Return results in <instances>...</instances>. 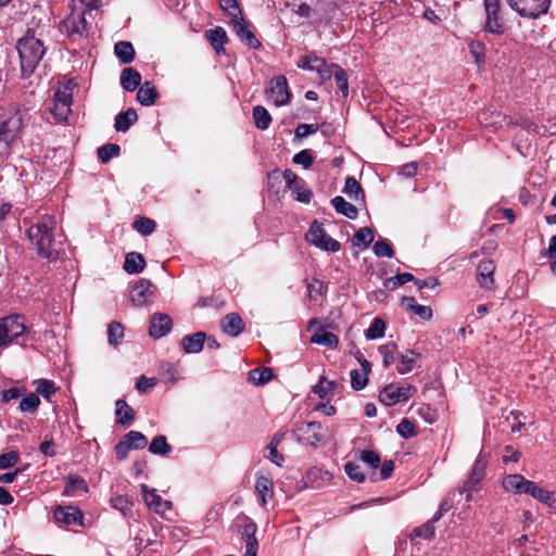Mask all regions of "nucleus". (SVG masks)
<instances>
[{"label": "nucleus", "instance_id": "nucleus-57", "mask_svg": "<svg viewBox=\"0 0 556 556\" xmlns=\"http://www.w3.org/2000/svg\"><path fill=\"white\" fill-rule=\"evenodd\" d=\"M219 5L231 18L242 15L238 0H219Z\"/></svg>", "mask_w": 556, "mask_h": 556}, {"label": "nucleus", "instance_id": "nucleus-61", "mask_svg": "<svg viewBox=\"0 0 556 556\" xmlns=\"http://www.w3.org/2000/svg\"><path fill=\"white\" fill-rule=\"evenodd\" d=\"M344 470L349 478L356 482H363L365 480V475L363 473L361 466L355 463H346Z\"/></svg>", "mask_w": 556, "mask_h": 556}, {"label": "nucleus", "instance_id": "nucleus-2", "mask_svg": "<svg viewBox=\"0 0 556 556\" xmlns=\"http://www.w3.org/2000/svg\"><path fill=\"white\" fill-rule=\"evenodd\" d=\"M16 50L20 56L21 77H30L45 55L46 49L42 42L29 31L18 39Z\"/></svg>", "mask_w": 556, "mask_h": 556}, {"label": "nucleus", "instance_id": "nucleus-63", "mask_svg": "<svg viewBox=\"0 0 556 556\" xmlns=\"http://www.w3.org/2000/svg\"><path fill=\"white\" fill-rule=\"evenodd\" d=\"M111 503L115 509H118L124 515H126L127 511H129L132 507V501L128 496H125V495H118V496L112 498Z\"/></svg>", "mask_w": 556, "mask_h": 556}, {"label": "nucleus", "instance_id": "nucleus-48", "mask_svg": "<svg viewBox=\"0 0 556 556\" xmlns=\"http://www.w3.org/2000/svg\"><path fill=\"white\" fill-rule=\"evenodd\" d=\"M415 277L409 273H402L394 277H389L384 280L383 286L387 289L395 290L408 281H414Z\"/></svg>", "mask_w": 556, "mask_h": 556}, {"label": "nucleus", "instance_id": "nucleus-58", "mask_svg": "<svg viewBox=\"0 0 556 556\" xmlns=\"http://www.w3.org/2000/svg\"><path fill=\"white\" fill-rule=\"evenodd\" d=\"M396 432L405 439L413 438L417 434L414 424L407 418L402 419L396 426Z\"/></svg>", "mask_w": 556, "mask_h": 556}, {"label": "nucleus", "instance_id": "nucleus-47", "mask_svg": "<svg viewBox=\"0 0 556 556\" xmlns=\"http://www.w3.org/2000/svg\"><path fill=\"white\" fill-rule=\"evenodd\" d=\"M419 356L415 351L409 350L407 354L400 355V365L397 366V372L401 375L407 374L413 369L416 358Z\"/></svg>", "mask_w": 556, "mask_h": 556}, {"label": "nucleus", "instance_id": "nucleus-43", "mask_svg": "<svg viewBox=\"0 0 556 556\" xmlns=\"http://www.w3.org/2000/svg\"><path fill=\"white\" fill-rule=\"evenodd\" d=\"M273 377L274 371L270 367L254 368L249 372L250 380L258 386L270 381Z\"/></svg>", "mask_w": 556, "mask_h": 556}, {"label": "nucleus", "instance_id": "nucleus-29", "mask_svg": "<svg viewBox=\"0 0 556 556\" xmlns=\"http://www.w3.org/2000/svg\"><path fill=\"white\" fill-rule=\"evenodd\" d=\"M255 491L260 498V504L265 506L267 498L270 497L274 493V484L271 479L264 476L258 477L255 481Z\"/></svg>", "mask_w": 556, "mask_h": 556}, {"label": "nucleus", "instance_id": "nucleus-40", "mask_svg": "<svg viewBox=\"0 0 556 556\" xmlns=\"http://www.w3.org/2000/svg\"><path fill=\"white\" fill-rule=\"evenodd\" d=\"M173 447L168 444L165 435H156L153 438L149 445V452L154 455H167L172 452Z\"/></svg>", "mask_w": 556, "mask_h": 556}, {"label": "nucleus", "instance_id": "nucleus-24", "mask_svg": "<svg viewBox=\"0 0 556 556\" xmlns=\"http://www.w3.org/2000/svg\"><path fill=\"white\" fill-rule=\"evenodd\" d=\"M530 480L526 479L519 473L508 475L504 481L503 486L506 491H513L517 494H527L530 485Z\"/></svg>", "mask_w": 556, "mask_h": 556}, {"label": "nucleus", "instance_id": "nucleus-56", "mask_svg": "<svg viewBox=\"0 0 556 556\" xmlns=\"http://www.w3.org/2000/svg\"><path fill=\"white\" fill-rule=\"evenodd\" d=\"M351 376V386L355 391L363 390L368 383V375L366 372H362L357 369H353L350 372Z\"/></svg>", "mask_w": 556, "mask_h": 556}, {"label": "nucleus", "instance_id": "nucleus-25", "mask_svg": "<svg viewBox=\"0 0 556 556\" xmlns=\"http://www.w3.org/2000/svg\"><path fill=\"white\" fill-rule=\"evenodd\" d=\"M141 79V74L132 67H125L119 77L121 86L128 92L135 91L140 86Z\"/></svg>", "mask_w": 556, "mask_h": 556}, {"label": "nucleus", "instance_id": "nucleus-31", "mask_svg": "<svg viewBox=\"0 0 556 556\" xmlns=\"http://www.w3.org/2000/svg\"><path fill=\"white\" fill-rule=\"evenodd\" d=\"M159 93L150 81H146L137 92V100L141 105L150 106L155 103Z\"/></svg>", "mask_w": 556, "mask_h": 556}, {"label": "nucleus", "instance_id": "nucleus-22", "mask_svg": "<svg viewBox=\"0 0 556 556\" xmlns=\"http://www.w3.org/2000/svg\"><path fill=\"white\" fill-rule=\"evenodd\" d=\"M379 401L387 406H392L400 402H406L407 396H402L401 387L389 383L380 392Z\"/></svg>", "mask_w": 556, "mask_h": 556}, {"label": "nucleus", "instance_id": "nucleus-60", "mask_svg": "<svg viewBox=\"0 0 556 556\" xmlns=\"http://www.w3.org/2000/svg\"><path fill=\"white\" fill-rule=\"evenodd\" d=\"M359 458L372 469H376L380 466V456L375 451H361Z\"/></svg>", "mask_w": 556, "mask_h": 556}, {"label": "nucleus", "instance_id": "nucleus-12", "mask_svg": "<svg viewBox=\"0 0 556 556\" xmlns=\"http://www.w3.org/2000/svg\"><path fill=\"white\" fill-rule=\"evenodd\" d=\"M296 430L302 435L303 440L312 446H316L325 438L323 426L317 421L302 422L298 426Z\"/></svg>", "mask_w": 556, "mask_h": 556}, {"label": "nucleus", "instance_id": "nucleus-37", "mask_svg": "<svg viewBox=\"0 0 556 556\" xmlns=\"http://www.w3.org/2000/svg\"><path fill=\"white\" fill-rule=\"evenodd\" d=\"M36 394H40L48 402H52L53 395L56 393L55 384L49 379H38L34 381Z\"/></svg>", "mask_w": 556, "mask_h": 556}, {"label": "nucleus", "instance_id": "nucleus-51", "mask_svg": "<svg viewBox=\"0 0 556 556\" xmlns=\"http://www.w3.org/2000/svg\"><path fill=\"white\" fill-rule=\"evenodd\" d=\"M336 386L337 383L334 381L327 380L326 377L323 376L318 383L313 388V391L320 399H325L332 393Z\"/></svg>", "mask_w": 556, "mask_h": 556}, {"label": "nucleus", "instance_id": "nucleus-45", "mask_svg": "<svg viewBox=\"0 0 556 556\" xmlns=\"http://www.w3.org/2000/svg\"><path fill=\"white\" fill-rule=\"evenodd\" d=\"M156 224L148 217H138L132 224V228L142 236H149L155 230Z\"/></svg>", "mask_w": 556, "mask_h": 556}, {"label": "nucleus", "instance_id": "nucleus-55", "mask_svg": "<svg viewBox=\"0 0 556 556\" xmlns=\"http://www.w3.org/2000/svg\"><path fill=\"white\" fill-rule=\"evenodd\" d=\"M124 337V328L119 323L113 321L108 328V341L112 345L118 344L119 340Z\"/></svg>", "mask_w": 556, "mask_h": 556}, {"label": "nucleus", "instance_id": "nucleus-64", "mask_svg": "<svg viewBox=\"0 0 556 556\" xmlns=\"http://www.w3.org/2000/svg\"><path fill=\"white\" fill-rule=\"evenodd\" d=\"M177 369L169 363L161 366V376L166 383L174 384L177 381Z\"/></svg>", "mask_w": 556, "mask_h": 556}, {"label": "nucleus", "instance_id": "nucleus-50", "mask_svg": "<svg viewBox=\"0 0 556 556\" xmlns=\"http://www.w3.org/2000/svg\"><path fill=\"white\" fill-rule=\"evenodd\" d=\"M475 62L480 66L485 62V45L481 41L471 40L468 45Z\"/></svg>", "mask_w": 556, "mask_h": 556}, {"label": "nucleus", "instance_id": "nucleus-49", "mask_svg": "<svg viewBox=\"0 0 556 556\" xmlns=\"http://www.w3.org/2000/svg\"><path fill=\"white\" fill-rule=\"evenodd\" d=\"M40 405V399L36 393H28L20 402L22 413H35Z\"/></svg>", "mask_w": 556, "mask_h": 556}, {"label": "nucleus", "instance_id": "nucleus-13", "mask_svg": "<svg viewBox=\"0 0 556 556\" xmlns=\"http://www.w3.org/2000/svg\"><path fill=\"white\" fill-rule=\"evenodd\" d=\"M54 519L58 523H63L64 526H83L84 515L77 507L58 506L54 510Z\"/></svg>", "mask_w": 556, "mask_h": 556}, {"label": "nucleus", "instance_id": "nucleus-21", "mask_svg": "<svg viewBox=\"0 0 556 556\" xmlns=\"http://www.w3.org/2000/svg\"><path fill=\"white\" fill-rule=\"evenodd\" d=\"M205 38L211 43L217 54L224 53V46L228 42L226 30L222 26H216L205 31Z\"/></svg>", "mask_w": 556, "mask_h": 556}, {"label": "nucleus", "instance_id": "nucleus-35", "mask_svg": "<svg viewBox=\"0 0 556 556\" xmlns=\"http://www.w3.org/2000/svg\"><path fill=\"white\" fill-rule=\"evenodd\" d=\"M311 342L329 349H336L339 344V339L334 333L321 328L312 336Z\"/></svg>", "mask_w": 556, "mask_h": 556}, {"label": "nucleus", "instance_id": "nucleus-9", "mask_svg": "<svg viewBox=\"0 0 556 556\" xmlns=\"http://www.w3.org/2000/svg\"><path fill=\"white\" fill-rule=\"evenodd\" d=\"M306 238L311 243L326 251L337 252L341 248L339 241L329 237L326 233L323 224L317 220L312 223Z\"/></svg>", "mask_w": 556, "mask_h": 556}, {"label": "nucleus", "instance_id": "nucleus-62", "mask_svg": "<svg viewBox=\"0 0 556 556\" xmlns=\"http://www.w3.org/2000/svg\"><path fill=\"white\" fill-rule=\"evenodd\" d=\"M20 460V453L11 451L0 455V469H8L16 465Z\"/></svg>", "mask_w": 556, "mask_h": 556}, {"label": "nucleus", "instance_id": "nucleus-7", "mask_svg": "<svg viewBox=\"0 0 556 556\" xmlns=\"http://www.w3.org/2000/svg\"><path fill=\"white\" fill-rule=\"evenodd\" d=\"M485 10L484 30L494 35H502L505 31L501 16V0H483Z\"/></svg>", "mask_w": 556, "mask_h": 556}, {"label": "nucleus", "instance_id": "nucleus-6", "mask_svg": "<svg viewBox=\"0 0 556 556\" xmlns=\"http://www.w3.org/2000/svg\"><path fill=\"white\" fill-rule=\"evenodd\" d=\"M506 2L520 16L530 20L545 14L551 4V0H506Z\"/></svg>", "mask_w": 556, "mask_h": 556}, {"label": "nucleus", "instance_id": "nucleus-44", "mask_svg": "<svg viewBox=\"0 0 556 556\" xmlns=\"http://www.w3.org/2000/svg\"><path fill=\"white\" fill-rule=\"evenodd\" d=\"M98 157L101 163L105 164L111 159L118 156L121 153V147L116 143H106L98 149Z\"/></svg>", "mask_w": 556, "mask_h": 556}, {"label": "nucleus", "instance_id": "nucleus-28", "mask_svg": "<svg viewBox=\"0 0 556 556\" xmlns=\"http://www.w3.org/2000/svg\"><path fill=\"white\" fill-rule=\"evenodd\" d=\"M527 494L551 507L556 506V494L538 486L533 481L530 482Z\"/></svg>", "mask_w": 556, "mask_h": 556}, {"label": "nucleus", "instance_id": "nucleus-20", "mask_svg": "<svg viewBox=\"0 0 556 556\" xmlns=\"http://www.w3.org/2000/svg\"><path fill=\"white\" fill-rule=\"evenodd\" d=\"M223 331L230 337H238L244 330V321L237 313L227 314L220 323Z\"/></svg>", "mask_w": 556, "mask_h": 556}, {"label": "nucleus", "instance_id": "nucleus-23", "mask_svg": "<svg viewBox=\"0 0 556 556\" xmlns=\"http://www.w3.org/2000/svg\"><path fill=\"white\" fill-rule=\"evenodd\" d=\"M205 340V332L199 331L193 334L185 336L181 340V346L186 353L197 354L202 351Z\"/></svg>", "mask_w": 556, "mask_h": 556}, {"label": "nucleus", "instance_id": "nucleus-27", "mask_svg": "<svg viewBox=\"0 0 556 556\" xmlns=\"http://www.w3.org/2000/svg\"><path fill=\"white\" fill-rule=\"evenodd\" d=\"M88 484L86 480L79 476H68L65 478L64 496H76L79 493H87Z\"/></svg>", "mask_w": 556, "mask_h": 556}, {"label": "nucleus", "instance_id": "nucleus-4", "mask_svg": "<svg viewBox=\"0 0 556 556\" xmlns=\"http://www.w3.org/2000/svg\"><path fill=\"white\" fill-rule=\"evenodd\" d=\"M30 328L25 324L23 315H9L0 318V349L12 343L25 345Z\"/></svg>", "mask_w": 556, "mask_h": 556}, {"label": "nucleus", "instance_id": "nucleus-5", "mask_svg": "<svg viewBox=\"0 0 556 556\" xmlns=\"http://www.w3.org/2000/svg\"><path fill=\"white\" fill-rule=\"evenodd\" d=\"M486 466L488 460L485 456L480 453L475 460L467 480L458 489L459 495L466 494V502H470L472 500V494L481 489L482 481L485 477Z\"/></svg>", "mask_w": 556, "mask_h": 556}, {"label": "nucleus", "instance_id": "nucleus-54", "mask_svg": "<svg viewBox=\"0 0 556 556\" xmlns=\"http://www.w3.org/2000/svg\"><path fill=\"white\" fill-rule=\"evenodd\" d=\"M72 83H67L62 89H58L54 93V100L62 105H67L71 108L73 102V93H72Z\"/></svg>", "mask_w": 556, "mask_h": 556}, {"label": "nucleus", "instance_id": "nucleus-19", "mask_svg": "<svg viewBox=\"0 0 556 556\" xmlns=\"http://www.w3.org/2000/svg\"><path fill=\"white\" fill-rule=\"evenodd\" d=\"M146 504L157 514H164L172 508L169 501L163 500L155 490H148L146 484L141 485Z\"/></svg>", "mask_w": 556, "mask_h": 556}, {"label": "nucleus", "instance_id": "nucleus-11", "mask_svg": "<svg viewBox=\"0 0 556 556\" xmlns=\"http://www.w3.org/2000/svg\"><path fill=\"white\" fill-rule=\"evenodd\" d=\"M231 25L238 38L249 48L258 49L262 43L256 38L253 30L249 27V23L244 20L242 15L237 18H231Z\"/></svg>", "mask_w": 556, "mask_h": 556}, {"label": "nucleus", "instance_id": "nucleus-26", "mask_svg": "<svg viewBox=\"0 0 556 556\" xmlns=\"http://www.w3.org/2000/svg\"><path fill=\"white\" fill-rule=\"evenodd\" d=\"M116 422L123 427H129L135 420V410L125 400H117L115 403Z\"/></svg>", "mask_w": 556, "mask_h": 556}, {"label": "nucleus", "instance_id": "nucleus-14", "mask_svg": "<svg viewBox=\"0 0 556 556\" xmlns=\"http://www.w3.org/2000/svg\"><path fill=\"white\" fill-rule=\"evenodd\" d=\"M173 327V320L169 315L164 313H154L150 320L149 334L154 339L166 336Z\"/></svg>", "mask_w": 556, "mask_h": 556}, {"label": "nucleus", "instance_id": "nucleus-59", "mask_svg": "<svg viewBox=\"0 0 556 556\" xmlns=\"http://www.w3.org/2000/svg\"><path fill=\"white\" fill-rule=\"evenodd\" d=\"M372 250L378 257H392L394 255V251L391 244L384 239L378 240L374 244Z\"/></svg>", "mask_w": 556, "mask_h": 556}, {"label": "nucleus", "instance_id": "nucleus-46", "mask_svg": "<svg viewBox=\"0 0 556 556\" xmlns=\"http://www.w3.org/2000/svg\"><path fill=\"white\" fill-rule=\"evenodd\" d=\"M384 331L386 323L381 318L376 317L366 330L365 336L368 340H376L382 338L384 336Z\"/></svg>", "mask_w": 556, "mask_h": 556}, {"label": "nucleus", "instance_id": "nucleus-41", "mask_svg": "<svg viewBox=\"0 0 556 556\" xmlns=\"http://www.w3.org/2000/svg\"><path fill=\"white\" fill-rule=\"evenodd\" d=\"M374 231L369 227H363L357 230L352 239V243L354 247H359L362 249H366L374 241Z\"/></svg>", "mask_w": 556, "mask_h": 556}, {"label": "nucleus", "instance_id": "nucleus-1", "mask_svg": "<svg viewBox=\"0 0 556 556\" xmlns=\"http://www.w3.org/2000/svg\"><path fill=\"white\" fill-rule=\"evenodd\" d=\"M56 222L50 215L42 216L38 223L31 225L27 231L28 238L35 245L37 254L41 258L54 261L58 257V252L53 248L54 233Z\"/></svg>", "mask_w": 556, "mask_h": 556}, {"label": "nucleus", "instance_id": "nucleus-8", "mask_svg": "<svg viewBox=\"0 0 556 556\" xmlns=\"http://www.w3.org/2000/svg\"><path fill=\"white\" fill-rule=\"evenodd\" d=\"M147 444V437L142 432L131 430L115 445L114 451L117 458L123 460L127 458L131 450H142Z\"/></svg>", "mask_w": 556, "mask_h": 556}, {"label": "nucleus", "instance_id": "nucleus-17", "mask_svg": "<svg viewBox=\"0 0 556 556\" xmlns=\"http://www.w3.org/2000/svg\"><path fill=\"white\" fill-rule=\"evenodd\" d=\"M152 282L149 279H140L130 292V300L136 306H143L153 296Z\"/></svg>", "mask_w": 556, "mask_h": 556}, {"label": "nucleus", "instance_id": "nucleus-52", "mask_svg": "<svg viewBox=\"0 0 556 556\" xmlns=\"http://www.w3.org/2000/svg\"><path fill=\"white\" fill-rule=\"evenodd\" d=\"M304 282L306 285L309 299L312 301H317L318 298L321 296L324 292L325 286L323 281L314 278L312 280L305 279Z\"/></svg>", "mask_w": 556, "mask_h": 556}, {"label": "nucleus", "instance_id": "nucleus-34", "mask_svg": "<svg viewBox=\"0 0 556 556\" xmlns=\"http://www.w3.org/2000/svg\"><path fill=\"white\" fill-rule=\"evenodd\" d=\"M114 53L123 64H129L135 59V49L129 41H118L114 46Z\"/></svg>", "mask_w": 556, "mask_h": 556}, {"label": "nucleus", "instance_id": "nucleus-38", "mask_svg": "<svg viewBox=\"0 0 556 556\" xmlns=\"http://www.w3.org/2000/svg\"><path fill=\"white\" fill-rule=\"evenodd\" d=\"M332 64L333 63H328L326 59L316 55L313 58L312 72H316L321 81L328 80L331 78Z\"/></svg>", "mask_w": 556, "mask_h": 556}, {"label": "nucleus", "instance_id": "nucleus-16", "mask_svg": "<svg viewBox=\"0 0 556 556\" xmlns=\"http://www.w3.org/2000/svg\"><path fill=\"white\" fill-rule=\"evenodd\" d=\"M495 263L491 258L480 261L477 267V281L479 286L485 290H491L494 287V271Z\"/></svg>", "mask_w": 556, "mask_h": 556}, {"label": "nucleus", "instance_id": "nucleus-53", "mask_svg": "<svg viewBox=\"0 0 556 556\" xmlns=\"http://www.w3.org/2000/svg\"><path fill=\"white\" fill-rule=\"evenodd\" d=\"M396 344L391 342L379 346V353L382 355V364L389 367L395 359Z\"/></svg>", "mask_w": 556, "mask_h": 556}, {"label": "nucleus", "instance_id": "nucleus-39", "mask_svg": "<svg viewBox=\"0 0 556 556\" xmlns=\"http://www.w3.org/2000/svg\"><path fill=\"white\" fill-rule=\"evenodd\" d=\"M342 191L354 201L359 199L364 200L365 198V192L361 184L351 176L345 179V185Z\"/></svg>", "mask_w": 556, "mask_h": 556}, {"label": "nucleus", "instance_id": "nucleus-36", "mask_svg": "<svg viewBox=\"0 0 556 556\" xmlns=\"http://www.w3.org/2000/svg\"><path fill=\"white\" fill-rule=\"evenodd\" d=\"M336 80L337 88L343 98L349 96V78L346 72L338 64H332L331 77Z\"/></svg>", "mask_w": 556, "mask_h": 556}, {"label": "nucleus", "instance_id": "nucleus-33", "mask_svg": "<svg viewBox=\"0 0 556 556\" xmlns=\"http://www.w3.org/2000/svg\"><path fill=\"white\" fill-rule=\"evenodd\" d=\"M137 112L134 109H128L115 116L114 127L117 131H127L130 126L137 122Z\"/></svg>", "mask_w": 556, "mask_h": 556}, {"label": "nucleus", "instance_id": "nucleus-32", "mask_svg": "<svg viewBox=\"0 0 556 556\" xmlns=\"http://www.w3.org/2000/svg\"><path fill=\"white\" fill-rule=\"evenodd\" d=\"M146 267V261L142 254L129 252L125 257L124 269L128 274H139Z\"/></svg>", "mask_w": 556, "mask_h": 556}, {"label": "nucleus", "instance_id": "nucleus-3", "mask_svg": "<svg viewBox=\"0 0 556 556\" xmlns=\"http://www.w3.org/2000/svg\"><path fill=\"white\" fill-rule=\"evenodd\" d=\"M30 110L17 106L0 125V149L8 150L21 136L30 121Z\"/></svg>", "mask_w": 556, "mask_h": 556}, {"label": "nucleus", "instance_id": "nucleus-15", "mask_svg": "<svg viewBox=\"0 0 556 556\" xmlns=\"http://www.w3.org/2000/svg\"><path fill=\"white\" fill-rule=\"evenodd\" d=\"M85 15V10L80 12H72L71 15L64 20L63 24L67 34L79 36L88 34V22Z\"/></svg>", "mask_w": 556, "mask_h": 556}, {"label": "nucleus", "instance_id": "nucleus-42", "mask_svg": "<svg viewBox=\"0 0 556 556\" xmlns=\"http://www.w3.org/2000/svg\"><path fill=\"white\" fill-rule=\"evenodd\" d=\"M253 118L255 126L261 130H266L271 123V116L269 112L262 105H256L253 108Z\"/></svg>", "mask_w": 556, "mask_h": 556}, {"label": "nucleus", "instance_id": "nucleus-18", "mask_svg": "<svg viewBox=\"0 0 556 556\" xmlns=\"http://www.w3.org/2000/svg\"><path fill=\"white\" fill-rule=\"evenodd\" d=\"M283 179L288 188L296 193V200L302 203H308L312 198V191L303 189L299 184L298 175L291 169H285L282 173Z\"/></svg>", "mask_w": 556, "mask_h": 556}, {"label": "nucleus", "instance_id": "nucleus-10", "mask_svg": "<svg viewBox=\"0 0 556 556\" xmlns=\"http://www.w3.org/2000/svg\"><path fill=\"white\" fill-rule=\"evenodd\" d=\"M266 92L277 106L285 105L290 101L288 80L282 75L276 76L270 80V86Z\"/></svg>", "mask_w": 556, "mask_h": 556}, {"label": "nucleus", "instance_id": "nucleus-30", "mask_svg": "<svg viewBox=\"0 0 556 556\" xmlns=\"http://www.w3.org/2000/svg\"><path fill=\"white\" fill-rule=\"evenodd\" d=\"M331 204L337 213L350 218L355 219L358 215V211L355 205L348 202L343 197L337 195L331 200Z\"/></svg>", "mask_w": 556, "mask_h": 556}]
</instances>
